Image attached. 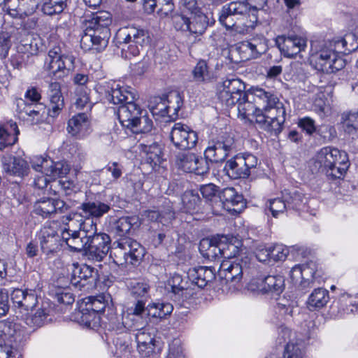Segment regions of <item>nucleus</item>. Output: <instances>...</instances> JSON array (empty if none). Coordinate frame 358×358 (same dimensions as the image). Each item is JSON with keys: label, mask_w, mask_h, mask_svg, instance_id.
<instances>
[{"label": "nucleus", "mask_w": 358, "mask_h": 358, "mask_svg": "<svg viewBox=\"0 0 358 358\" xmlns=\"http://www.w3.org/2000/svg\"><path fill=\"white\" fill-rule=\"evenodd\" d=\"M3 169L9 176L20 178L27 175L29 171V166L25 160L13 156L3 159Z\"/></svg>", "instance_id": "nucleus-27"}, {"label": "nucleus", "mask_w": 358, "mask_h": 358, "mask_svg": "<svg viewBox=\"0 0 358 358\" xmlns=\"http://www.w3.org/2000/svg\"><path fill=\"white\" fill-rule=\"evenodd\" d=\"M228 11L236 15L243 24V27H255L258 18L256 6H252L245 1H233L224 5Z\"/></svg>", "instance_id": "nucleus-13"}, {"label": "nucleus", "mask_w": 358, "mask_h": 358, "mask_svg": "<svg viewBox=\"0 0 358 358\" xmlns=\"http://www.w3.org/2000/svg\"><path fill=\"white\" fill-rule=\"evenodd\" d=\"M43 69L49 76L63 78L74 70L75 57L64 52L59 46H55L48 51Z\"/></svg>", "instance_id": "nucleus-6"}, {"label": "nucleus", "mask_w": 358, "mask_h": 358, "mask_svg": "<svg viewBox=\"0 0 358 358\" xmlns=\"http://www.w3.org/2000/svg\"><path fill=\"white\" fill-rule=\"evenodd\" d=\"M109 295L105 296L103 294L90 297L85 307L100 315V313L104 312L106 308H108V310H113L112 305L109 303Z\"/></svg>", "instance_id": "nucleus-39"}, {"label": "nucleus", "mask_w": 358, "mask_h": 358, "mask_svg": "<svg viewBox=\"0 0 358 358\" xmlns=\"http://www.w3.org/2000/svg\"><path fill=\"white\" fill-rule=\"evenodd\" d=\"M314 166L331 179L341 178L348 168V155L337 148L324 147L317 153Z\"/></svg>", "instance_id": "nucleus-4"}, {"label": "nucleus", "mask_w": 358, "mask_h": 358, "mask_svg": "<svg viewBox=\"0 0 358 358\" xmlns=\"http://www.w3.org/2000/svg\"><path fill=\"white\" fill-rule=\"evenodd\" d=\"M267 91L262 88H255L250 93H246L241 100L237 102L238 115L242 120L257 122V116L261 113L262 106L268 99Z\"/></svg>", "instance_id": "nucleus-7"}, {"label": "nucleus", "mask_w": 358, "mask_h": 358, "mask_svg": "<svg viewBox=\"0 0 358 358\" xmlns=\"http://www.w3.org/2000/svg\"><path fill=\"white\" fill-rule=\"evenodd\" d=\"M219 200L224 208L228 211L240 213L245 206L243 196L238 194L234 187L223 189L218 194Z\"/></svg>", "instance_id": "nucleus-22"}, {"label": "nucleus", "mask_w": 358, "mask_h": 358, "mask_svg": "<svg viewBox=\"0 0 358 358\" xmlns=\"http://www.w3.org/2000/svg\"><path fill=\"white\" fill-rule=\"evenodd\" d=\"M143 113V110L134 102V101L123 104L118 108L117 117L123 127H129L134 119Z\"/></svg>", "instance_id": "nucleus-26"}, {"label": "nucleus", "mask_w": 358, "mask_h": 358, "mask_svg": "<svg viewBox=\"0 0 358 358\" xmlns=\"http://www.w3.org/2000/svg\"><path fill=\"white\" fill-rule=\"evenodd\" d=\"M166 106H169V117L178 115V112L182 106V99L179 92H171L166 96Z\"/></svg>", "instance_id": "nucleus-55"}, {"label": "nucleus", "mask_w": 358, "mask_h": 358, "mask_svg": "<svg viewBox=\"0 0 358 358\" xmlns=\"http://www.w3.org/2000/svg\"><path fill=\"white\" fill-rule=\"evenodd\" d=\"M275 45L285 57L292 58L304 50L306 41L296 35H281L276 37Z\"/></svg>", "instance_id": "nucleus-17"}, {"label": "nucleus", "mask_w": 358, "mask_h": 358, "mask_svg": "<svg viewBox=\"0 0 358 358\" xmlns=\"http://www.w3.org/2000/svg\"><path fill=\"white\" fill-rule=\"evenodd\" d=\"M90 124V114L87 113H80L69 120L67 131L71 135L80 138L86 134Z\"/></svg>", "instance_id": "nucleus-25"}, {"label": "nucleus", "mask_w": 358, "mask_h": 358, "mask_svg": "<svg viewBox=\"0 0 358 358\" xmlns=\"http://www.w3.org/2000/svg\"><path fill=\"white\" fill-rule=\"evenodd\" d=\"M287 208L286 200L280 198L270 199L266 204V210H268L274 217L283 215Z\"/></svg>", "instance_id": "nucleus-58"}, {"label": "nucleus", "mask_w": 358, "mask_h": 358, "mask_svg": "<svg viewBox=\"0 0 358 358\" xmlns=\"http://www.w3.org/2000/svg\"><path fill=\"white\" fill-rule=\"evenodd\" d=\"M38 236L41 252L47 258L53 257L60 249L61 235L52 227L45 225L41 229Z\"/></svg>", "instance_id": "nucleus-14"}, {"label": "nucleus", "mask_w": 358, "mask_h": 358, "mask_svg": "<svg viewBox=\"0 0 358 358\" xmlns=\"http://www.w3.org/2000/svg\"><path fill=\"white\" fill-rule=\"evenodd\" d=\"M166 97L155 96L149 103V108L153 116H169V106H166Z\"/></svg>", "instance_id": "nucleus-49"}, {"label": "nucleus", "mask_w": 358, "mask_h": 358, "mask_svg": "<svg viewBox=\"0 0 358 358\" xmlns=\"http://www.w3.org/2000/svg\"><path fill=\"white\" fill-rule=\"evenodd\" d=\"M112 22L110 13L104 10L92 13L85 20V29L80 39V47L85 51H103L110 36L108 26Z\"/></svg>", "instance_id": "nucleus-2"}, {"label": "nucleus", "mask_w": 358, "mask_h": 358, "mask_svg": "<svg viewBox=\"0 0 358 358\" xmlns=\"http://www.w3.org/2000/svg\"><path fill=\"white\" fill-rule=\"evenodd\" d=\"M73 83L76 85L74 90L75 106L78 109L85 107L91 108L90 102V89L87 87L90 82L89 76L85 73H76L73 78Z\"/></svg>", "instance_id": "nucleus-19"}, {"label": "nucleus", "mask_w": 358, "mask_h": 358, "mask_svg": "<svg viewBox=\"0 0 358 358\" xmlns=\"http://www.w3.org/2000/svg\"><path fill=\"white\" fill-rule=\"evenodd\" d=\"M136 220L134 217H120L111 224V232L120 238H124L129 234Z\"/></svg>", "instance_id": "nucleus-36"}, {"label": "nucleus", "mask_w": 358, "mask_h": 358, "mask_svg": "<svg viewBox=\"0 0 358 358\" xmlns=\"http://www.w3.org/2000/svg\"><path fill=\"white\" fill-rule=\"evenodd\" d=\"M239 253V248L234 243L225 242L222 240L221 241V258L229 260L232 258L236 257Z\"/></svg>", "instance_id": "nucleus-63"}, {"label": "nucleus", "mask_w": 358, "mask_h": 358, "mask_svg": "<svg viewBox=\"0 0 358 358\" xmlns=\"http://www.w3.org/2000/svg\"><path fill=\"white\" fill-rule=\"evenodd\" d=\"M194 81L203 83L209 78L208 68L206 61L200 60L192 71Z\"/></svg>", "instance_id": "nucleus-61"}, {"label": "nucleus", "mask_w": 358, "mask_h": 358, "mask_svg": "<svg viewBox=\"0 0 358 358\" xmlns=\"http://www.w3.org/2000/svg\"><path fill=\"white\" fill-rule=\"evenodd\" d=\"M329 300V292L324 288L315 289L307 300L308 308L313 311L323 308Z\"/></svg>", "instance_id": "nucleus-35"}, {"label": "nucleus", "mask_w": 358, "mask_h": 358, "mask_svg": "<svg viewBox=\"0 0 358 358\" xmlns=\"http://www.w3.org/2000/svg\"><path fill=\"white\" fill-rule=\"evenodd\" d=\"M40 0H6L2 10L12 17H22L34 12Z\"/></svg>", "instance_id": "nucleus-20"}, {"label": "nucleus", "mask_w": 358, "mask_h": 358, "mask_svg": "<svg viewBox=\"0 0 358 358\" xmlns=\"http://www.w3.org/2000/svg\"><path fill=\"white\" fill-rule=\"evenodd\" d=\"M79 208L87 217L85 220H90V217L96 218L102 217L110 210V206L99 201H95L83 203Z\"/></svg>", "instance_id": "nucleus-33"}, {"label": "nucleus", "mask_w": 358, "mask_h": 358, "mask_svg": "<svg viewBox=\"0 0 358 358\" xmlns=\"http://www.w3.org/2000/svg\"><path fill=\"white\" fill-rule=\"evenodd\" d=\"M245 94V83L234 76L228 77L217 84V99L227 108L234 106Z\"/></svg>", "instance_id": "nucleus-8"}, {"label": "nucleus", "mask_w": 358, "mask_h": 358, "mask_svg": "<svg viewBox=\"0 0 358 358\" xmlns=\"http://www.w3.org/2000/svg\"><path fill=\"white\" fill-rule=\"evenodd\" d=\"M266 100L262 106L261 113L257 116V123L259 127L275 135L279 134L283 129L286 111L283 103L275 94L267 91Z\"/></svg>", "instance_id": "nucleus-3"}, {"label": "nucleus", "mask_w": 358, "mask_h": 358, "mask_svg": "<svg viewBox=\"0 0 358 358\" xmlns=\"http://www.w3.org/2000/svg\"><path fill=\"white\" fill-rule=\"evenodd\" d=\"M308 197L299 191H294L289 193L286 199L288 208L295 210H303L308 203Z\"/></svg>", "instance_id": "nucleus-52"}, {"label": "nucleus", "mask_w": 358, "mask_h": 358, "mask_svg": "<svg viewBox=\"0 0 358 358\" xmlns=\"http://www.w3.org/2000/svg\"><path fill=\"white\" fill-rule=\"evenodd\" d=\"M170 140L173 145L179 150H190L196 145L197 134L189 126L177 122L173 126L170 132Z\"/></svg>", "instance_id": "nucleus-12"}, {"label": "nucleus", "mask_w": 358, "mask_h": 358, "mask_svg": "<svg viewBox=\"0 0 358 358\" xmlns=\"http://www.w3.org/2000/svg\"><path fill=\"white\" fill-rule=\"evenodd\" d=\"M173 310L169 303H151L147 306L148 317L162 319L170 315Z\"/></svg>", "instance_id": "nucleus-44"}, {"label": "nucleus", "mask_w": 358, "mask_h": 358, "mask_svg": "<svg viewBox=\"0 0 358 358\" xmlns=\"http://www.w3.org/2000/svg\"><path fill=\"white\" fill-rule=\"evenodd\" d=\"M219 187L213 183L203 185L200 187V192L203 197L210 202H217Z\"/></svg>", "instance_id": "nucleus-62"}, {"label": "nucleus", "mask_w": 358, "mask_h": 358, "mask_svg": "<svg viewBox=\"0 0 358 358\" xmlns=\"http://www.w3.org/2000/svg\"><path fill=\"white\" fill-rule=\"evenodd\" d=\"M285 280L282 276L268 275L262 280L257 289L262 293L279 294L284 289Z\"/></svg>", "instance_id": "nucleus-31"}, {"label": "nucleus", "mask_w": 358, "mask_h": 358, "mask_svg": "<svg viewBox=\"0 0 358 358\" xmlns=\"http://www.w3.org/2000/svg\"><path fill=\"white\" fill-rule=\"evenodd\" d=\"M228 10L222 6L219 14V21L220 24L226 27L227 29L243 27V24L234 14L227 12Z\"/></svg>", "instance_id": "nucleus-47"}, {"label": "nucleus", "mask_w": 358, "mask_h": 358, "mask_svg": "<svg viewBox=\"0 0 358 358\" xmlns=\"http://www.w3.org/2000/svg\"><path fill=\"white\" fill-rule=\"evenodd\" d=\"M69 208L70 206L62 199L43 197L35 202L34 212L43 218H47L55 214L65 213Z\"/></svg>", "instance_id": "nucleus-15"}, {"label": "nucleus", "mask_w": 358, "mask_h": 358, "mask_svg": "<svg viewBox=\"0 0 358 358\" xmlns=\"http://www.w3.org/2000/svg\"><path fill=\"white\" fill-rule=\"evenodd\" d=\"M236 149L235 141L233 137L225 134L220 136L213 145H209L204 151V156L210 162L220 163L225 160L231 152Z\"/></svg>", "instance_id": "nucleus-11"}, {"label": "nucleus", "mask_w": 358, "mask_h": 358, "mask_svg": "<svg viewBox=\"0 0 358 358\" xmlns=\"http://www.w3.org/2000/svg\"><path fill=\"white\" fill-rule=\"evenodd\" d=\"M71 284L80 289L87 284L95 283L97 280V271L85 264L73 263L71 265Z\"/></svg>", "instance_id": "nucleus-16"}, {"label": "nucleus", "mask_w": 358, "mask_h": 358, "mask_svg": "<svg viewBox=\"0 0 358 358\" xmlns=\"http://www.w3.org/2000/svg\"><path fill=\"white\" fill-rule=\"evenodd\" d=\"M20 131L15 122L0 126V144L3 147L12 145L17 141Z\"/></svg>", "instance_id": "nucleus-37"}, {"label": "nucleus", "mask_w": 358, "mask_h": 358, "mask_svg": "<svg viewBox=\"0 0 358 358\" xmlns=\"http://www.w3.org/2000/svg\"><path fill=\"white\" fill-rule=\"evenodd\" d=\"M116 38L121 45L122 55L128 59L139 55L141 49L149 43L148 31L134 26H127L119 29L116 34Z\"/></svg>", "instance_id": "nucleus-5"}, {"label": "nucleus", "mask_w": 358, "mask_h": 358, "mask_svg": "<svg viewBox=\"0 0 358 358\" xmlns=\"http://www.w3.org/2000/svg\"><path fill=\"white\" fill-rule=\"evenodd\" d=\"M196 155L192 152L179 153L176 156V163L179 169L187 173H192Z\"/></svg>", "instance_id": "nucleus-50"}, {"label": "nucleus", "mask_w": 358, "mask_h": 358, "mask_svg": "<svg viewBox=\"0 0 358 358\" xmlns=\"http://www.w3.org/2000/svg\"><path fill=\"white\" fill-rule=\"evenodd\" d=\"M65 232L64 241L71 251L82 252L90 259L101 262L110 248V238L105 233H96V224L92 220L80 223L79 231Z\"/></svg>", "instance_id": "nucleus-1"}, {"label": "nucleus", "mask_w": 358, "mask_h": 358, "mask_svg": "<svg viewBox=\"0 0 358 358\" xmlns=\"http://www.w3.org/2000/svg\"><path fill=\"white\" fill-rule=\"evenodd\" d=\"M106 97L110 103L120 106L134 101V94L116 83L112 84L110 90H108L106 94Z\"/></svg>", "instance_id": "nucleus-28"}, {"label": "nucleus", "mask_w": 358, "mask_h": 358, "mask_svg": "<svg viewBox=\"0 0 358 358\" xmlns=\"http://www.w3.org/2000/svg\"><path fill=\"white\" fill-rule=\"evenodd\" d=\"M182 202L186 210L191 212L198 208L201 199L197 192L193 190H187L182 196Z\"/></svg>", "instance_id": "nucleus-54"}, {"label": "nucleus", "mask_w": 358, "mask_h": 358, "mask_svg": "<svg viewBox=\"0 0 358 358\" xmlns=\"http://www.w3.org/2000/svg\"><path fill=\"white\" fill-rule=\"evenodd\" d=\"M73 320L88 329H96L100 327V315L86 307L76 310L73 314Z\"/></svg>", "instance_id": "nucleus-29"}, {"label": "nucleus", "mask_w": 358, "mask_h": 358, "mask_svg": "<svg viewBox=\"0 0 358 358\" xmlns=\"http://www.w3.org/2000/svg\"><path fill=\"white\" fill-rule=\"evenodd\" d=\"M189 31L196 35H202L208 25L207 16L203 13L189 16Z\"/></svg>", "instance_id": "nucleus-46"}, {"label": "nucleus", "mask_w": 358, "mask_h": 358, "mask_svg": "<svg viewBox=\"0 0 358 358\" xmlns=\"http://www.w3.org/2000/svg\"><path fill=\"white\" fill-rule=\"evenodd\" d=\"M118 244L124 248L127 257V264H135L139 262L145 255L144 248L137 241L131 238H119L114 245Z\"/></svg>", "instance_id": "nucleus-23"}, {"label": "nucleus", "mask_w": 358, "mask_h": 358, "mask_svg": "<svg viewBox=\"0 0 358 358\" xmlns=\"http://www.w3.org/2000/svg\"><path fill=\"white\" fill-rule=\"evenodd\" d=\"M145 217L151 222H159L164 226H168L174 219V212L170 207L164 210L158 211L155 210H149L145 213Z\"/></svg>", "instance_id": "nucleus-40"}, {"label": "nucleus", "mask_w": 358, "mask_h": 358, "mask_svg": "<svg viewBox=\"0 0 358 358\" xmlns=\"http://www.w3.org/2000/svg\"><path fill=\"white\" fill-rule=\"evenodd\" d=\"M153 122L149 118L146 111L143 110V113L138 115L131 126L129 129L136 134H147L152 129Z\"/></svg>", "instance_id": "nucleus-41"}, {"label": "nucleus", "mask_w": 358, "mask_h": 358, "mask_svg": "<svg viewBox=\"0 0 358 358\" xmlns=\"http://www.w3.org/2000/svg\"><path fill=\"white\" fill-rule=\"evenodd\" d=\"M10 299L16 313L23 314L31 310L38 303V299L34 290L15 289L10 294Z\"/></svg>", "instance_id": "nucleus-18"}, {"label": "nucleus", "mask_w": 358, "mask_h": 358, "mask_svg": "<svg viewBox=\"0 0 358 358\" xmlns=\"http://www.w3.org/2000/svg\"><path fill=\"white\" fill-rule=\"evenodd\" d=\"M311 266H313V263L295 265L290 271L292 282L294 285H297L305 276L310 277L315 275V269Z\"/></svg>", "instance_id": "nucleus-45"}, {"label": "nucleus", "mask_w": 358, "mask_h": 358, "mask_svg": "<svg viewBox=\"0 0 358 358\" xmlns=\"http://www.w3.org/2000/svg\"><path fill=\"white\" fill-rule=\"evenodd\" d=\"M215 269L213 266H199L190 268L188 278L199 288H203L215 278Z\"/></svg>", "instance_id": "nucleus-24"}, {"label": "nucleus", "mask_w": 358, "mask_h": 358, "mask_svg": "<svg viewBox=\"0 0 358 358\" xmlns=\"http://www.w3.org/2000/svg\"><path fill=\"white\" fill-rule=\"evenodd\" d=\"M131 336L127 331L117 334L113 338V343L120 352H130L131 351Z\"/></svg>", "instance_id": "nucleus-59"}, {"label": "nucleus", "mask_w": 358, "mask_h": 358, "mask_svg": "<svg viewBox=\"0 0 358 358\" xmlns=\"http://www.w3.org/2000/svg\"><path fill=\"white\" fill-rule=\"evenodd\" d=\"M342 124L346 133L352 134L357 131L358 124V113L348 111L342 114Z\"/></svg>", "instance_id": "nucleus-56"}, {"label": "nucleus", "mask_w": 358, "mask_h": 358, "mask_svg": "<svg viewBox=\"0 0 358 358\" xmlns=\"http://www.w3.org/2000/svg\"><path fill=\"white\" fill-rule=\"evenodd\" d=\"M186 282L179 274H174L169 280V285L171 287V297L179 302H182L189 299L192 294L191 291L185 287Z\"/></svg>", "instance_id": "nucleus-30"}, {"label": "nucleus", "mask_w": 358, "mask_h": 358, "mask_svg": "<svg viewBox=\"0 0 358 358\" xmlns=\"http://www.w3.org/2000/svg\"><path fill=\"white\" fill-rule=\"evenodd\" d=\"M39 108L42 105L34 103H27L25 100L20 99L17 100V110L20 114H25L29 117H38L40 115Z\"/></svg>", "instance_id": "nucleus-53"}, {"label": "nucleus", "mask_w": 358, "mask_h": 358, "mask_svg": "<svg viewBox=\"0 0 358 358\" xmlns=\"http://www.w3.org/2000/svg\"><path fill=\"white\" fill-rule=\"evenodd\" d=\"M284 358H304V349L302 343L289 342L285 350Z\"/></svg>", "instance_id": "nucleus-60"}, {"label": "nucleus", "mask_w": 358, "mask_h": 358, "mask_svg": "<svg viewBox=\"0 0 358 358\" xmlns=\"http://www.w3.org/2000/svg\"><path fill=\"white\" fill-rule=\"evenodd\" d=\"M48 166L45 167V174L52 178L62 177L69 172V165L64 162H55L49 160Z\"/></svg>", "instance_id": "nucleus-51"}, {"label": "nucleus", "mask_w": 358, "mask_h": 358, "mask_svg": "<svg viewBox=\"0 0 358 358\" xmlns=\"http://www.w3.org/2000/svg\"><path fill=\"white\" fill-rule=\"evenodd\" d=\"M50 105L48 115L50 117H56L61 112L64 106V98L62 94L49 97Z\"/></svg>", "instance_id": "nucleus-64"}, {"label": "nucleus", "mask_w": 358, "mask_h": 358, "mask_svg": "<svg viewBox=\"0 0 358 358\" xmlns=\"http://www.w3.org/2000/svg\"><path fill=\"white\" fill-rule=\"evenodd\" d=\"M127 287L131 296L136 300H148L150 286L148 283L139 280H130L127 283Z\"/></svg>", "instance_id": "nucleus-42"}, {"label": "nucleus", "mask_w": 358, "mask_h": 358, "mask_svg": "<svg viewBox=\"0 0 358 358\" xmlns=\"http://www.w3.org/2000/svg\"><path fill=\"white\" fill-rule=\"evenodd\" d=\"M48 313L43 308H38L34 312L31 310L27 311L20 315L21 319L25 324L33 329H36L42 327L47 319Z\"/></svg>", "instance_id": "nucleus-34"}, {"label": "nucleus", "mask_w": 358, "mask_h": 358, "mask_svg": "<svg viewBox=\"0 0 358 358\" xmlns=\"http://www.w3.org/2000/svg\"><path fill=\"white\" fill-rule=\"evenodd\" d=\"M309 60L315 69L325 73L336 72L345 66V61L328 48H322L313 52Z\"/></svg>", "instance_id": "nucleus-9"}, {"label": "nucleus", "mask_w": 358, "mask_h": 358, "mask_svg": "<svg viewBox=\"0 0 358 358\" xmlns=\"http://www.w3.org/2000/svg\"><path fill=\"white\" fill-rule=\"evenodd\" d=\"M127 314L124 317L122 324L124 329H130L134 331L143 330L144 327L148 324V316L134 315Z\"/></svg>", "instance_id": "nucleus-48"}, {"label": "nucleus", "mask_w": 358, "mask_h": 358, "mask_svg": "<svg viewBox=\"0 0 358 358\" xmlns=\"http://www.w3.org/2000/svg\"><path fill=\"white\" fill-rule=\"evenodd\" d=\"M258 164L257 158L250 153L236 155L228 160L224 166V171L231 179L247 178Z\"/></svg>", "instance_id": "nucleus-10"}, {"label": "nucleus", "mask_w": 358, "mask_h": 358, "mask_svg": "<svg viewBox=\"0 0 358 358\" xmlns=\"http://www.w3.org/2000/svg\"><path fill=\"white\" fill-rule=\"evenodd\" d=\"M67 0H44L42 10L48 15L61 13L66 7Z\"/></svg>", "instance_id": "nucleus-57"}, {"label": "nucleus", "mask_w": 358, "mask_h": 358, "mask_svg": "<svg viewBox=\"0 0 358 358\" xmlns=\"http://www.w3.org/2000/svg\"><path fill=\"white\" fill-rule=\"evenodd\" d=\"M266 50L267 45L264 39L253 38L250 41H245L240 43L234 50L241 55V60L246 61L257 57L265 52Z\"/></svg>", "instance_id": "nucleus-21"}, {"label": "nucleus", "mask_w": 358, "mask_h": 358, "mask_svg": "<svg viewBox=\"0 0 358 358\" xmlns=\"http://www.w3.org/2000/svg\"><path fill=\"white\" fill-rule=\"evenodd\" d=\"M250 261L248 257L236 258L234 260V266L231 268L226 282L238 283L245 273H248L250 268Z\"/></svg>", "instance_id": "nucleus-32"}, {"label": "nucleus", "mask_w": 358, "mask_h": 358, "mask_svg": "<svg viewBox=\"0 0 358 358\" xmlns=\"http://www.w3.org/2000/svg\"><path fill=\"white\" fill-rule=\"evenodd\" d=\"M137 348L139 353L143 356H148L153 350L154 338L151 334L146 332L145 329L140 330L135 334Z\"/></svg>", "instance_id": "nucleus-38"}, {"label": "nucleus", "mask_w": 358, "mask_h": 358, "mask_svg": "<svg viewBox=\"0 0 358 358\" xmlns=\"http://www.w3.org/2000/svg\"><path fill=\"white\" fill-rule=\"evenodd\" d=\"M78 217H81V215L77 213L71 212L69 215L62 216L61 222L64 225V229L61 231V237L64 241V234L65 232L72 233V231L80 230V223L84 222L82 219L78 220Z\"/></svg>", "instance_id": "nucleus-43"}]
</instances>
